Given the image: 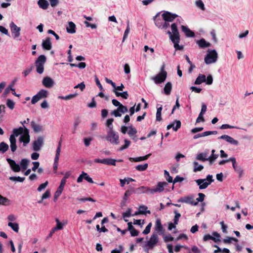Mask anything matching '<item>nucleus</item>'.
Masks as SVG:
<instances>
[{"label":"nucleus","mask_w":253,"mask_h":253,"mask_svg":"<svg viewBox=\"0 0 253 253\" xmlns=\"http://www.w3.org/2000/svg\"><path fill=\"white\" fill-rule=\"evenodd\" d=\"M30 121L29 118L26 120L21 122L23 126H20L17 128H14L12 130V133L9 137L10 147L12 152H14L17 149L16 137L20 135L19 138V142L23 143V146L25 147L30 142V136L29 135V130L24 126V124L28 123Z\"/></svg>","instance_id":"nucleus-1"},{"label":"nucleus","mask_w":253,"mask_h":253,"mask_svg":"<svg viewBox=\"0 0 253 253\" xmlns=\"http://www.w3.org/2000/svg\"><path fill=\"white\" fill-rule=\"evenodd\" d=\"M171 32L168 31L167 34L169 36V38L173 43L174 47L176 50H181L183 48L182 45H179L180 41V35L177 29V25L174 23L170 26Z\"/></svg>","instance_id":"nucleus-2"},{"label":"nucleus","mask_w":253,"mask_h":253,"mask_svg":"<svg viewBox=\"0 0 253 253\" xmlns=\"http://www.w3.org/2000/svg\"><path fill=\"white\" fill-rule=\"evenodd\" d=\"M218 58V54L215 49L208 50L204 58V61L207 65L215 63Z\"/></svg>","instance_id":"nucleus-3"},{"label":"nucleus","mask_w":253,"mask_h":253,"mask_svg":"<svg viewBox=\"0 0 253 253\" xmlns=\"http://www.w3.org/2000/svg\"><path fill=\"white\" fill-rule=\"evenodd\" d=\"M164 69L165 66L163 65L161 69V72L156 76L151 78L156 84H161L166 80L167 77V73Z\"/></svg>","instance_id":"nucleus-4"},{"label":"nucleus","mask_w":253,"mask_h":253,"mask_svg":"<svg viewBox=\"0 0 253 253\" xmlns=\"http://www.w3.org/2000/svg\"><path fill=\"white\" fill-rule=\"evenodd\" d=\"M212 175L209 174L205 179H199L195 180L196 183L199 185V189H206L211 182L213 181Z\"/></svg>","instance_id":"nucleus-5"},{"label":"nucleus","mask_w":253,"mask_h":253,"mask_svg":"<svg viewBox=\"0 0 253 253\" xmlns=\"http://www.w3.org/2000/svg\"><path fill=\"white\" fill-rule=\"evenodd\" d=\"M106 140L114 145L119 144V136L118 134L114 130H108L106 136Z\"/></svg>","instance_id":"nucleus-6"},{"label":"nucleus","mask_w":253,"mask_h":253,"mask_svg":"<svg viewBox=\"0 0 253 253\" xmlns=\"http://www.w3.org/2000/svg\"><path fill=\"white\" fill-rule=\"evenodd\" d=\"M46 57L44 55H40L35 62L36 71L38 73L42 74L44 71V64L46 61Z\"/></svg>","instance_id":"nucleus-7"},{"label":"nucleus","mask_w":253,"mask_h":253,"mask_svg":"<svg viewBox=\"0 0 253 253\" xmlns=\"http://www.w3.org/2000/svg\"><path fill=\"white\" fill-rule=\"evenodd\" d=\"M168 185L166 182H159L157 185L150 188V194L154 195L156 193H161L164 191L165 187Z\"/></svg>","instance_id":"nucleus-8"},{"label":"nucleus","mask_w":253,"mask_h":253,"mask_svg":"<svg viewBox=\"0 0 253 253\" xmlns=\"http://www.w3.org/2000/svg\"><path fill=\"white\" fill-rule=\"evenodd\" d=\"M177 202L193 206H197L198 205V202H195L194 200V197L191 195L180 198L177 200Z\"/></svg>","instance_id":"nucleus-9"},{"label":"nucleus","mask_w":253,"mask_h":253,"mask_svg":"<svg viewBox=\"0 0 253 253\" xmlns=\"http://www.w3.org/2000/svg\"><path fill=\"white\" fill-rule=\"evenodd\" d=\"M232 166L234 171L238 174V177L241 178L244 174V170L241 166L238 165L236 163V158L231 159Z\"/></svg>","instance_id":"nucleus-10"},{"label":"nucleus","mask_w":253,"mask_h":253,"mask_svg":"<svg viewBox=\"0 0 253 253\" xmlns=\"http://www.w3.org/2000/svg\"><path fill=\"white\" fill-rule=\"evenodd\" d=\"M177 17H178L177 14L169 11H164L162 14V18L169 23L172 22Z\"/></svg>","instance_id":"nucleus-11"},{"label":"nucleus","mask_w":253,"mask_h":253,"mask_svg":"<svg viewBox=\"0 0 253 253\" xmlns=\"http://www.w3.org/2000/svg\"><path fill=\"white\" fill-rule=\"evenodd\" d=\"M155 23L156 26L161 29H166L169 26V23L164 20L163 18L160 19L156 17Z\"/></svg>","instance_id":"nucleus-12"},{"label":"nucleus","mask_w":253,"mask_h":253,"mask_svg":"<svg viewBox=\"0 0 253 253\" xmlns=\"http://www.w3.org/2000/svg\"><path fill=\"white\" fill-rule=\"evenodd\" d=\"M9 26L11 29V31L13 38L16 39L19 37L20 35V28L15 24L13 22H11L10 23Z\"/></svg>","instance_id":"nucleus-13"},{"label":"nucleus","mask_w":253,"mask_h":253,"mask_svg":"<svg viewBox=\"0 0 253 253\" xmlns=\"http://www.w3.org/2000/svg\"><path fill=\"white\" fill-rule=\"evenodd\" d=\"M158 241V234L156 233H153L149 240L147 242L146 245L149 248L152 249L157 244Z\"/></svg>","instance_id":"nucleus-14"},{"label":"nucleus","mask_w":253,"mask_h":253,"mask_svg":"<svg viewBox=\"0 0 253 253\" xmlns=\"http://www.w3.org/2000/svg\"><path fill=\"white\" fill-rule=\"evenodd\" d=\"M154 229L156 233L159 234V235H164L165 229L163 228L160 218H157L156 219Z\"/></svg>","instance_id":"nucleus-15"},{"label":"nucleus","mask_w":253,"mask_h":253,"mask_svg":"<svg viewBox=\"0 0 253 253\" xmlns=\"http://www.w3.org/2000/svg\"><path fill=\"white\" fill-rule=\"evenodd\" d=\"M127 111L128 109L126 106H121L112 112L111 115H114L116 117H120L122 116V114H125Z\"/></svg>","instance_id":"nucleus-16"},{"label":"nucleus","mask_w":253,"mask_h":253,"mask_svg":"<svg viewBox=\"0 0 253 253\" xmlns=\"http://www.w3.org/2000/svg\"><path fill=\"white\" fill-rule=\"evenodd\" d=\"M43 143V139L42 137H39L33 143V149L35 151H39Z\"/></svg>","instance_id":"nucleus-17"},{"label":"nucleus","mask_w":253,"mask_h":253,"mask_svg":"<svg viewBox=\"0 0 253 253\" xmlns=\"http://www.w3.org/2000/svg\"><path fill=\"white\" fill-rule=\"evenodd\" d=\"M218 139H224L227 142L234 146H238L239 144V141L238 140H235L230 136L226 134L221 135V136L218 137Z\"/></svg>","instance_id":"nucleus-18"},{"label":"nucleus","mask_w":253,"mask_h":253,"mask_svg":"<svg viewBox=\"0 0 253 253\" xmlns=\"http://www.w3.org/2000/svg\"><path fill=\"white\" fill-rule=\"evenodd\" d=\"M7 161L9 164L11 169L15 172H19L21 170V168L20 165L17 164L15 161L11 160V159H7Z\"/></svg>","instance_id":"nucleus-19"},{"label":"nucleus","mask_w":253,"mask_h":253,"mask_svg":"<svg viewBox=\"0 0 253 253\" xmlns=\"http://www.w3.org/2000/svg\"><path fill=\"white\" fill-rule=\"evenodd\" d=\"M83 179H84L85 180H86L87 182L93 183V181L92 179L89 176V175L84 172L83 171L82 173L79 175V176L78 177L77 181L78 183H81L82 182Z\"/></svg>","instance_id":"nucleus-20"},{"label":"nucleus","mask_w":253,"mask_h":253,"mask_svg":"<svg viewBox=\"0 0 253 253\" xmlns=\"http://www.w3.org/2000/svg\"><path fill=\"white\" fill-rule=\"evenodd\" d=\"M42 85L47 88H51L54 84V80L49 77L43 78L42 81Z\"/></svg>","instance_id":"nucleus-21"},{"label":"nucleus","mask_w":253,"mask_h":253,"mask_svg":"<svg viewBox=\"0 0 253 253\" xmlns=\"http://www.w3.org/2000/svg\"><path fill=\"white\" fill-rule=\"evenodd\" d=\"M65 184L64 183V181H61L60 184L58 188L57 191L55 192L54 195V201H56L57 198L60 196V195L61 194L64 186Z\"/></svg>","instance_id":"nucleus-22"},{"label":"nucleus","mask_w":253,"mask_h":253,"mask_svg":"<svg viewBox=\"0 0 253 253\" xmlns=\"http://www.w3.org/2000/svg\"><path fill=\"white\" fill-rule=\"evenodd\" d=\"M42 46L46 50H49L51 48V42L49 38H47L42 41Z\"/></svg>","instance_id":"nucleus-23"},{"label":"nucleus","mask_w":253,"mask_h":253,"mask_svg":"<svg viewBox=\"0 0 253 253\" xmlns=\"http://www.w3.org/2000/svg\"><path fill=\"white\" fill-rule=\"evenodd\" d=\"M30 162V160L27 159H22L20 162V167L21 168V170L22 171L27 169L29 164Z\"/></svg>","instance_id":"nucleus-24"},{"label":"nucleus","mask_w":253,"mask_h":253,"mask_svg":"<svg viewBox=\"0 0 253 253\" xmlns=\"http://www.w3.org/2000/svg\"><path fill=\"white\" fill-rule=\"evenodd\" d=\"M181 30L187 37H193L194 36V33L184 25L181 26Z\"/></svg>","instance_id":"nucleus-25"},{"label":"nucleus","mask_w":253,"mask_h":253,"mask_svg":"<svg viewBox=\"0 0 253 253\" xmlns=\"http://www.w3.org/2000/svg\"><path fill=\"white\" fill-rule=\"evenodd\" d=\"M196 43L200 48L208 47L211 45V43L206 41L204 39L197 41Z\"/></svg>","instance_id":"nucleus-26"},{"label":"nucleus","mask_w":253,"mask_h":253,"mask_svg":"<svg viewBox=\"0 0 253 253\" xmlns=\"http://www.w3.org/2000/svg\"><path fill=\"white\" fill-rule=\"evenodd\" d=\"M136 192L138 194L149 193L150 194V188L144 186H142L136 189Z\"/></svg>","instance_id":"nucleus-27"},{"label":"nucleus","mask_w":253,"mask_h":253,"mask_svg":"<svg viewBox=\"0 0 253 253\" xmlns=\"http://www.w3.org/2000/svg\"><path fill=\"white\" fill-rule=\"evenodd\" d=\"M76 25L73 22H69L66 30L68 33L74 34L76 32Z\"/></svg>","instance_id":"nucleus-28"},{"label":"nucleus","mask_w":253,"mask_h":253,"mask_svg":"<svg viewBox=\"0 0 253 253\" xmlns=\"http://www.w3.org/2000/svg\"><path fill=\"white\" fill-rule=\"evenodd\" d=\"M208 153L206 152L199 154L196 157V159L197 160L202 162L208 161Z\"/></svg>","instance_id":"nucleus-29"},{"label":"nucleus","mask_w":253,"mask_h":253,"mask_svg":"<svg viewBox=\"0 0 253 253\" xmlns=\"http://www.w3.org/2000/svg\"><path fill=\"white\" fill-rule=\"evenodd\" d=\"M151 154H149L145 156L139 157L136 158H130L129 160L130 161H134L135 162L143 161L147 160L148 158L151 156Z\"/></svg>","instance_id":"nucleus-30"},{"label":"nucleus","mask_w":253,"mask_h":253,"mask_svg":"<svg viewBox=\"0 0 253 253\" xmlns=\"http://www.w3.org/2000/svg\"><path fill=\"white\" fill-rule=\"evenodd\" d=\"M206 82V76L203 74H199L196 79L194 84H200Z\"/></svg>","instance_id":"nucleus-31"},{"label":"nucleus","mask_w":253,"mask_h":253,"mask_svg":"<svg viewBox=\"0 0 253 253\" xmlns=\"http://www.w3.org/2000/svg\"><path fill=\"white\" fill-rule=\"evenodd\" d=\"M38 4L40 8L43 9H46L49 5L48 2L46 0H39Z\"/></svg>","instance_id":"nucleus-32"},{"label":"nucleus","mask_w":253,"mask_h":253,"mask_svg":"<svg viewBox=\"0 0 253 253\" xmlns=\"http://www.w3.org/2000/svg\"><path fill=\"white\" fill-rule=\"evenodd\" d=\"M172 88V84L170 82H168L164 88V93L167 95H169L170 94L171 90Z\"/></svg>","instance_id":"nucleus-33"},{"label":"nucleus","mask_w":253,"mask_h":253,"mask_svg":"<svg viewBox=\"0 0 253 253\" xmlns=\"http://www.w3.org/2000/svg\"><path fill=\"white\" fill-rule=\"evenodd\" d=\"M10 204V201L8 199L0 195V205L3 206H8Z\"/></svg>","instance_id":"nucleus-34"},{"label":"nucleus","mask_w":253,"mask_h":253,"mask_svg":"<svg viewBox=\"0 0 253 253\" xmlns=\"http://www.w3.org/2000/svg\"><path fill=\"white\" fill-rule=\"evenodd\" d=\"M114 92L117 97L121 96L124 99H127L128 97V94L127 91L119 92L118 91L114 90Z\"/></svg>","instance_id":"nucleus-35"},{"label":"nucleus","mask_w":253,"mask_h":253,"mask_svg":"<svg viewBox=\"0 0 253 253\" xmlns=\"http://www.w3.org/2000/svg\"><path fill=\"white\" fill-rule=\"evenodd\" d=\"M8 226L10 227L14 231L18 233L19 231V224L17 223H13L9 222Z\"/></svg>","instance_id":"nucleus-36"},{"label":"nucleus","mask_w":253,"mask_h":253,"mask_svg":"<svg viewBox=\"0 0 253 253\" xmlns=\"http://www.w3.org/2000/svg\"><path fill=\"white\" fill-rule=\"evenodd\" d=\"M32 128L33 129L35 132H39L41 131L42 127L38 125H37L34 121L31 123Z\"/></svg>","instance_id":"nucleus-37"},{"label":"nucleus","mask_w":253,"mask_h":253,"mask_svg":"<svg viewBox=\"0 0 253 253\" xmlns=\"http://www.w3.org/2000/svg\"><path fill=\"white\" fill-rule=\"evenodd\" d=\"M193 171L195 172L199 171H201L204 169V167L201 165H199L197 162H194L193 163Z\"/></svg>","instance_id":"nucleus-38"},{"label":"nucleus","mask_w":253,"mask_h":253,"mask_svg":"<svg viewBox=\"0 0 253 253\" xmlns=\"http://www.w3.org/2000/svg\"><path fill=\"white\" fill-rule=\"evenodd\" d=\"M8 145L4 142H1L0 143V152L4 153L8 149Z\"/></svg>","instance_id":"nucleus-39"},{"label":"nucleus","mask_w":253,"mask_h":253,"mask_svg":"<svg viewBox=\"0 0 253 253\" xmlns=\"http://www.w3.org/2000/svg\"><path fill=\"white\" fill-rule=\"evenodd\" d=\"M195 4L197 7L200 8L203 11L205 10V6L204 2L202 1V0H197L195 1Z\"/></svg>","instance_id":"nucleus-40"},{"label":"nucleus","mask_w":253,"mask_h":253,"mask_svg":"<svg viewBox=\"0 0 253 253\" xmlns=\"http://www.w3.org/2000/svg\"><path fill=\"white\" fill-rule=\"evenodd\" d=\"M47 94L48 92L45 89H41L37 93V95L39 96L41 99L46 97L47 96Z\"/></svg>","instance_id":"nucleus-41"},{"label":"nucleus","mask_w":253,"mask_h":253,"mask_svg":"<svg viewBox=\"0 0 253 253\" xmlns=\"http://www.w3.org/2000/svg\"><path fill=\"white\" fill-rule=\"evenodd\" d=\"M128 134L131 137L135 135L137 133V130L132 126H128Z\"/></svg>","instance_id":"nucleus-42"},{"label":"nucleus","mask_w":253,"mask_h":253,"mask_svg":"<svg viewBox=\"0 0 253 253\" xmlns=\"http://www.w3.org/2000/svg\"><path fill=\"white\" fill-rule=\"evenodd\" d=\"M172 124V126L171 128L174 131H177L181 126V122L180 121H175Z\"/></svg>","instance_id":"nucleus-43"},{"label":"nucleus","mask_w":253,"mask_h":253,"mask_svg":"<svg viewBox=\"0 0 253 253\" xmlns=\"http://www.w3.org/2000/svg\"><path fill=\"white\" fill-rule=\"evenodd\" d=\"M25 178L20 176H10L9 177V179L12 181H18L19 182H23Z\"/></svg>","instance_id":"nucleus-44"},{"label":"nucleus","mask_w":253,"mask_h":253,"mask_svg":"<svg viewBox=\"0 0 253 253\" xmlns=\"http://www.w3.org/2000/svg\"><path fill=\"white\" fill-rule=\"evenodd\" d=\"M125 144L121 147H120L119 150L123 151L125 149H127L130 144V141L126 139H125L124 140Z\"/></svg>","instance_id":"nucleus-45"},{"label":"nucleus","mask_w":253,"mask_h":253,"mask_svg":"<svg viewBox=\"0 0 253 253\" xmlns=\"http://www.w3.org/2000/svg\"><path fill=\"white\" fill-rule=\"evenodd\" d=\"M148 167V164L146 163L143 165H139L136 167V169L138 171H144Z\"/></svg>","instance_id":"nucleus-46"},{"label":"nucleus","mask_w":253,"mask_h":253,"mask_svg":"<svg viewBox=\"0 0 253 253\" xmlns=\"http://www.w3.org/2000/svg\"><path fill=\"white\" fill-rule=\"evenodd\" d=\"M133 190V189L132 188L130 190H127L125 192L124 196V199H123L124 201H125V203H126V201L127 200V198L131 195V194L132 193Z\"/></svg>","instance_id":"nucleus-47"},{"label":"nucleus","mask_w":253,"mask_h":253,"mask_svg":"<svg viewBox=\"0 0 253 253\" xmlns=\"http://www.w3.org/2000/svg\"><path fill=\"white\" fill-rule=\"evenodd\" d=\"M218 154H211V155L208 157V161L210 165H212L214 161L218 158Z\"/></svg>","instance_id":"nucleus-48"},{"label":"nucleus","mask_w":253,"mask_h":253,"mask_svg":"<svg viewBox=\"0 0 253 253\" xmlns=\"http://www.w3.org/2000/svg\"><path fill=\"white\" fill-rule=\"evenodd\" d=\"M232 241H235L237 242L238 240L234 237H227L226 238L223 240V242L226 244H230Z\"/></svg>","instance_id":"nucleus-49"},{"label":"nucleus","mask_w":253,"mask_h":253,"mask_svg":"<svg viewBox=\"0 0 253 253\" xmlns=\"http://www.w3.org/2000/svg\"><path fill=\"white\" fill-rule=\"evenodd\" d=\"M7 106L11 110H13L15 106V102L10 99H8L6 101Z\"/></svg>","instance_id":"nucleus-50"},{"label":"nucleus","mask_w":253,"mask_h":253,"mask_svg":"<svg viewBox=\"0 0 253 253\" xmlns=\"http://www.w3.org/2000/svg\"><path fill=\"white\" fill-rule=\"evenodd\" d=\"M113 122H114V119H112V118L108 119L107 120V121H106V126L108 127L109 130H111V129H112V130H114L113 129V126L112 125V123H113Z\"/></svg>","instance_id":"nucleus-51"},{"label":"nucleus","mask_w":253,"mask_h":253,"mask_svg":"<svg viewBox=\"0 0 253 253\" xmlns=\"http://www.w3.org/2000/svg\"><path fill=\"white\" fill-rule=\"evenodd\" d=\"M174 212L175 213V216L173 219L174 224L175 225H176L178 224V221L179 217L181 216V214L177 212L176 211H175Z\"/></svg>","instance_id":"nucleus-52"},{"label":"nucleus","mask_w":253,"mask_h":253,"mask_svg":"<svg viewBox=\"0 0 253 253\" xmlns=\"http://www.w3.org/2000/svg\"><path fill=\"white\" fill-rule=\"evenodd\" d=\"M129 32H130V27H129V23L128 22L126 29L125 33H124V37H123V42H124L125 40L126 39Z\"/></svg>","instance_id":"nucleus-53"},{"label":"nucleus","mask_w":253,"mask_h":253,"mask_svg":"<svg viewBox=\"0 0 253 253\" xmlns=\"http://www.w3.org/2000/svg\"><path fill=\"white\" fill-rule=\"evenodd\" d=\"M48 181H46L44 183L40 184L37 189L38 191L39 192H41L42 190H43L46 187V186L48 185Z\"/></svg>","instance_id":"nucleus-54"},{"label":"nucleus","mask_w":253,"mask_h":253,"mask_svg":"<svg viewBox=\"0 0 253 253\" xmlns=\"http://www.w3.org/2000/svg\"><path fill=\"white\" fill-rule=\"evenodd\" d=\"M202 137L207 136L211 134H216L217 133V131H207L201 133Z\"/></svg>","instance_id":"nucleus-55"},{"label":"nucleus","mask_w":253,"mask_h":253,"mask_svg":"<svg viewBox=\"0 0 253 253\" xmlns=\"http://www.w3.org/2000/svg\"><path fill=\"white\" fill-rule=\"evenodd\" d=\"M213 78L211 75H209L207 78H206V83L208 85H211L212 84Z\"/></svg>","instance_id":"nucleus-56"},{"label":"nucleus","mask_w":253,"mask_h":253,"mask_svg":"<svg viewBox=\"0 0 253 253\" xmlns=\"http://www.w3.org/2000/svg\"><path fill=\"white\" fill-rule=\"evenodd\" d=\"M116 161H117L115 159L107 158V162L106 163V165L116 166Z\"/></svg>","instance_id":"nucleus-57"},{"label":"nucleus","mask_w":253,"mask_h":253,"mask_svg":"<svg viewBox=\"0 0 253 253\" xmlns=\"http://www.w3.org/2000/svg\"><path fill=\"white\" fill-rule=\"evenodd\" d=\"M96 227L97 230L99 232H107L108 231L104 225H102V227L100 228L99 225H97Z\"/></svg>","instance_id":"nucleus-58"},{"label":"nucleus","mask_w":253,"mask_h":253,"mask_svg":"<svg viewBox=\"0 0 253 253\" xmlns=\"http://www.w3.org/2000/svg\"><path fill=\"white\" fill-rule=\"evenodd\" d=\"M164 174H165V176L166 177L167 180L169 182H172V181H173L172 177L171 176L169 175V172L168 171L165 170L164 171Z\"/></svg>","instance_id":"nucleus-59"},{"label":"nucleus","mask_w":253,"mask_h":253,"mask_svg":"<svg viewBox=\"0 0 253 253\" xmlns=\"http://www.w3.org/2000/svg\"><path fill=\"white\" fill-rule=\"evenodd\" d=\"M85 87L84 82H82L74 86V88H80L81 91H83Z\"/></svg>","instance_id":"nucleus-60"},{"label":"nucleus","mask_w":253,"mask_h":253,"mask_svg":"<svg viewBox=\"0 0 253 253\" xmlns=\"http://www.w3.org/2000/svg\"><path fill=\"white\" fill-rule=\"evenodd\" d=\"M152 226V223H149L147 226L146 227L145 229L143 231V234H148L150 232V229Z\"/></svg>","instance_id":"nucleus-61"},{"label":"nucleus","mask_w":253,"mask_h":253,"mask_svg":"<svg viewBox=\"0 0 253 253\" xmlns=\"http://www.w3.org/2000/svg\"><path fill=\"white\" fill-rule=\"evenodd\" d=\"M131 210L130 209H128L126 212L123 213V216L124 218L126 217H129L131 215Z\"/></svg>","instance_id":"nucleus-62"},{"label":"nucleus","mask_w":253,"mask_h":253,"mask_svg":"<svg viewBox=\"0 0 253 253\" xmlns=\"http://www.w3.org/2000/svg\"><path fill=\"white\" fill-rule=\"evenodd\" d=\"M50 196V190H47L42 195V200L49 198Z\"/></svg>","instance_id":"nucleus-63"},{"label":"nucleus","mask_w":253,"mask_h":253,"mask_svg":"<svg viewBox=\"0 0 253 253\" xmlns=\"http://www.w3.org/2000/svg\"><path fill=\"white\" fill-rule=\"evenodd\" d=\"M123 251V247L120 245L119 249H115L111 251V253H121Z\"/></svg>","instance_id":"nucleus-64"}]
</instances>
